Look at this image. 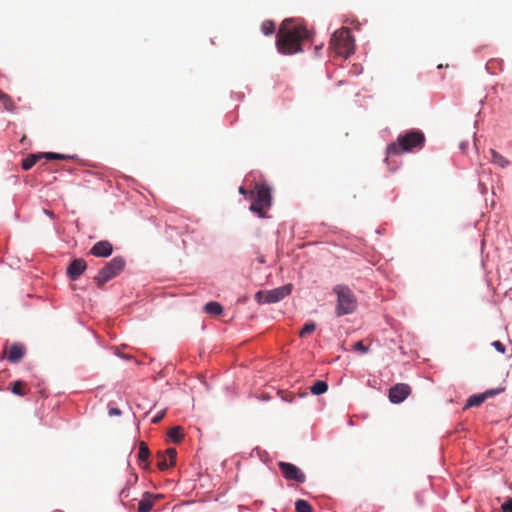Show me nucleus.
Masks as SVG:
<instances>
[{"instance_id":"obj_1","label":"nucleus","mask_w":512,"mask_h":512,"mask_svg":"<svg viewBox=\"0 0 512 512\" xmlns=\"http://www.w3.org/2000/svg\"><path fill=\"white\" fill-rule=\"evenodd\" d=\"M311 37L310 31L291 19L282 22L276 37V47L282 54L292 55L302 52V45Z\"/></svg>"},{"instance_id":"obj_2","label":"nucleus","mask_w":512,"mask_h":512,"mask_svg":"<svg viewBox=\"0 0 512 512\" xmlns=\"http://www.w3.org/2000/svg\"><path fill=\"white\" fill-rule=\"evenodd\" d=\"M425 135L420 130H409L400 134L397 140L387 147L388 155H399L405 152L418 151L424 147Z\"/></svg>"},{"instance_id":"obj_3","label":"nucleus","mask_w":512,"mask_h":512,"mask_svg":"<svg viewBox=\"0 0 512 512\" xmlns=\"http://www.w3.org/2000/svg\"><path fill=\"white\" fill-rule=\"evenodd\" d=\"M333 292L337 295L335 313L338 317L351 314L357 309V299L348 286L336 285Z\"/></svg>"},{"instance_id":"obj_4","label":"nucleus","mask_w":512,"mask_h":512,"mask_svg":"<svg viewBox=\"0 0 512 512\" xmlns=\"http://www.w3.org/2000/svg\"><path fill=\"white\" fill-rule=\"evenodd\" d=\"M250 196L253 198L250 210L264 217L272 204L271 189L266 184H256Z\"/></svg>"},{"instance_id":"obj_5","label":"nucleus","mask_w":512,"mask_h":512,"mask_svg":"<svg viewBox=\"0 0 512 512\" xmlns=\"http://www.w3.org/2000/svg\"><path fill=\"white\" fill-rule=\"evenodd\" d=\"M330 47L336 54L348 58L354 53V40L348 28H341L334 32Z\"/></svg>"},{"instance_id":"obj_6","label":"nucleus","mask_w":512,"mask_h":512,"mask_svg":"<svg viewBox=\"0 0 512 512\" xmlns=\"http://www.w3.org/2000/svg\"><path fill=\"white\" fill-rule=\"evenodd\" d=\"M125 259L122 256L114 257L107 262L105 266L94 277V281L98 287L104 286L105 283L115 278L125 267Z\"/></svg>"},{"instance_id":"obj_7","label":"nucleus","mask_w":512,"mask_h":512,"mask_svg":"<svg viewBox=\"0 0 512 512\" xmlns=\"http://www.w3.org/2000/svg\"><path fill=\"white\" fill-rule=\"evenodd\" d=\"M291 291L292 286L288 284L268 291H259L256 299L260 304L276 303L288 296Z\"/></svg>"},{"instance_id":"obj_8","label":"nucleus","mask_w":512,"mask_h":512,"mask_svg":"<svg viewBox=\"0 0 512 512\" xmlns=\"http://www.w3.org/2000/svg\"><path fill=\"white\" fill-rule=\"evenodd\" d=\"M41 158H46L47 160H68V159H72L73 157L69 156V155L53 153V152L31 154L22 161V168L24 170L31 169Z\"/></svg>"},{"instance_id":"obj_9","label":"nucleus","mask_w":512,"mask_h":512,"mask_svg":"<svg viewBox=\"0 0 512 512\" xmlns=\"http://www.w3.org/2000/svg\"><path fill=\"white\" fill-rule=\"evenodd\" d=\"M278 467L282 473V476L288 481H296L303 483L306 479L305 474L294 464L280 461Z\"/></svg>"},{"instance_id":"obj_10","label":"nucleus","mask_w":512,"mask_h":512,"mask_svg":"<svg viewBox=\"0 0 512 512\" xmlns=\"http://www.w3.org/2000/svg\"><path fill=\"white\" fill-rule=\"evenodd\" d=\"M412 392L411 387L405 383H398L389 389V400L394 404L403 402Z\"/></svg>"},{"instance_id":"obj_11","label":"nucleus","mask_w":512,"mask_h":512,"mask_svg":"<svg viewBox=\"0 0 512 512\" xmlns=\"http://www.w3.org/2000/svg\"><path fill=\"white\" fill-rule=\"evenodd\" d=\"M4 353L10 363H18L26 353V347L22 343H13L5 348Z\"/></svg>"},{"instance_id":"obj_12","label":"nucleus","mask_w":512,"mask_h":512,"mask_svg":"<svg viewBox=\"0 0 512 512\" xmlns=\"http://www.w3.org/2000/svg\"><path fill=\"white\" fill-rule=\"evenodd\" d=\"M177 452L174 448H168L165 452L158 454L157 466L160 470H166L173 466L176 461Z\"/></svg>"},{"instance_id":"obj_13","label":"nucleus","mask_w":512,"mask_h":512,"mask_svg":"<svg viewBox=\"0 0 512 512\" xmlns=\"http://www.w3.org/2000/svg\"><path fill=\"white\" fill-rule=\"evenodd\" d=\"M87 263L84 259L78 258L71 262L67 268V275L71 280H77L86 270Z\"/></svg>"},{"instance_id":"obj_14","label":"nucleus","mask_w":512,"mask_h":512,"mask_svg":"<svg viewBox=\"0 0 512 512\" xmlns=\"http://www.w3.org/2000/svg\"><path fill=\"white\" fill-rule=\"evenodd\" d=\"M113 252V245L107 241L102 240L94 244V246L90 249V254L95 257H109Z\"/></svg>"},{"instance_id":"obj_15","label":"nucleus","mask_w":512,"mask_h":512,"mask_svg":"<svg viewBox=\"0 0 512 512\" xmlns=\"http://www.w3.org/2000/svg\"><path fill=\"white\" fill-rule=\"evenodd\" d=\"M159 498V495H152L149 492H145L143 494V498L140 500L138 504L137 511L138 512H150L154 505V500Z\"/></svg>"},{"instance_id":"obj_16","label":"nucleus","mask_w":512,"mask_h":512,"mask_svg":"<svg viewBox=\"0 0 512 512\" xmlns=\"http://www.w3.org/2000/svg\"><path fill=\"white\" fill-rule=\"evenodd\" d=\"M9 389L13 394L18 396H25L29 391L27 383L22 380L12 382Z\"/></svg>"},{"instance_id":"obj_17","label":"nucleus","mask_w":512,"mask_h":512,"mask_svg":"<svg viewBox=\"0 0 512 512\" xmlns=\"http://www.w3.org/2000/svg\"><path fill=\"white\" fill-rule=\"evenodd\" d=\"M204 311L212 316H218L222 314L223 307L221 306L220 303L211 301L205 304Z\"/></svg>"},{"instance_id":"obj_18","label":"nucleus","mask_w":512,"mask_h":512,"mask_svg":"<svg viewBox=\"0 0 512 512\" xmlns=\"http://www.w3.org/2000/svg\"><path fill=\"white\" fill-rule=\"evenodd\" d=\"M0 102L2 103L5 110L13 112L16 109L15 103L12 98L0 90Z\"/></svg>"},{"instance_id":"obj_19","label":"nucleus","mask_w":512,"mask_h":512,"mask_svg":"<svg viewBox=\"0 0 512 512\" xmlns=\"http://www.w3.org/2000/svg\"><path fill=\"white\" fill-rule=\"evenodd\" d=\"M491 156H492V162L501 168H506L509 166L510 162L508 159H506L504 156H502L499 152H497L494 149L490 150Z\"/></svg>"},{"instance_id":"obj_20","label":"nucleus","mask_w":512,"mask_h":512,"mask_svg":"<svg viewBox=\"0 0 512 512\" xmlns=\"http://www.w3.org/2000/svg\"><path fill=\"white\" fill-rule=\"evenodd\" d=\"M328 390V384L325 381H316L310 388L314 395H321Z\"/></svg>"},{"instance_id":"obj_21","label":"nucleus","mask_w":512,"mask_h":512,"mask_svg":"<svg viewBox=\"0 0 512 512\" xmlns=\"http://www.w3.org/2000/svg\"><path fill=\"white\" fill-rule=\"evenodd\" d=\"M484 394L473 395L468 398L466 407L480 406L485 401Z\"/></svg>"},{"instance_id":"obj_22","label":"nucleus","mask_w":512,"mask_h":512,"mask_svg":"<svg viewBox=\"0 0 512 512\" xmlns=\"http://www.w3.org/2000/svg\"><path fill=\"white\" fill-rule=\"evenodd\" d=\"M150 452L149 448L146 445L145 442H140L139 445V452H138V459L140 462H146L149 458Z\"/></svg>"},{"instance_id":"obj_23","label":"nucleus","mask_w":512,"mask_h":512,"mask_svg":"<svg viewBox=\"0 0 512 512\" xmlns=\"http://www.w3.org/2000/svg\"><path fill=\"white\" fill-rule=\"evenodd\" d=\"M296 512H313L312 506L306 501L299 499L295 503Z\"/></svg>"},{"instance_id":"obj_24","label":"nucleus","mask_w":512,"mask_h":512,"mask_svg":"<svg viewBox=\"0 0 512 512\" xmlns=\"http://www.w3.org/2000/svg\"><path fill=\"white\" fill-rule=\"evenodd\" d=\"M168 435L175 443H178L183 439V433L180 427L171 428Z\"/></svg>"},{"instance_id":"obj_25","label":"nucleus","mask_w":512,"mask_h":512,"mask_svg":"<svg viewBox=\"0 0 512 512\" xmlns=\"http://www.w3.org/2000/svg\"><path fill=\"white\" fill-rule=\"evenodd\" d=\"M316 329V325L314 322H308L306 323L303 328L299 332L300 337H306L307 335L313 333Z\"/></svg>"},{"instance_id":"obj_26","label":"nucleus","mask_w":512,"mask_h":512,"mask_svg":"<svg viewBox=\"0 0 512 512\" xmlns=\"http://www.w3.org/2000/svg\"><path fill=\"white\" fill-rule=\"evenodd\" d=\"M261 30L265 35H270L275 30V24L273 21L266 20L261 25Z\"/></svg>"},{"instance_id":"obj_27","label":"nucleus","mask_w":512,"mask_h":512,"mask_svg":"<svg viewBox=\"0 0 512 512\" xmlns=\"http://www.w3.org/2000/svg\"><path fill=\"white\" fill-rule=\"evenodd\" d=\"M504 390H505L504 387H499V388H495V389L486 390L483 394H484L485 399H488V398H491L493 396H496V395L502 393Z\"/></svg>"},{"instance_id":"obj_28","label":"nucleus","mask_w":512,"mask_h":512,"mask_svg":"<svg viewBox=\"0 0 512 512\" xmlns=\"http://www.w3.org/2000/svg\"><path fill=\"white\" fill-rule=\"evenodd\" d=\"M492 346L500 353L504 354L506 351V348L504 344L498 340L492 342Z\"/></svg>"},{"instance_id":"obj_29","label":"nucleus","mask_w":512,"mask_h":512,"mask_svg":"<svg viewBox=\"0 0 512 512\" xmlns=\"http://www.w3.org/2000/svg\"><path fill=\"white\" fill-rule=\"evenodd\" d=\"M354 349L356 351H359L361 353H366L368 348L363 344L362 341H357L355 344H354Z\"/></svg>"},{"instance_id":"obj_30","label":"nucleus","mask_w":512,"mask_h":512,"mask_svg":"<svg viewBox=\"0 0 512 512\" xmlns=\"http://www.w3.org/2000/svg\"><path fill=\"white\" fill-rule=\"evenodd\" d=\"M501 508L503 512H512V499H508L507 501H505L502 504Z\"/></svg>"},{"instance_id":"obj_31","label":"nucleus","mask_w":512,"mask_h":512,"mask_svg":"<svg viewBox=\"0 0 512 512\" xmlns=\"http://www.w3.org/2000/svg\"><path fill=\"white\" fill-rule=\"evenodd\" d=\"M108 413H109L110 416H119V415H121L122 412H121L120 409L112 407V408L109 409Z\"/></svg>"},{"instance_id":"obj_32","label":"nucleus","mask_w":512,"mask_h":512,"mask_svg":"<svg viewBox=\"0 0 512 512\" xmlns=\"http://www.w3.org/2000/svg\"><path fill=\"white\" fill-rule=\"evenodd\" d=\"M129 496V490L127 488H124L120 492V498L123 501L125 498Z\"/></svg>"},{"instance_id":"obj_33","label":"nucleus","mask_w":512,"mask_h":512,"mask_svg":"<svg viewBox=\"0 0 512 512\" xmlns=\"http://www.w3.org/2000/svg\"><path fill=\"white\" fill-rule=\"evenodd\" d=\"M163 416H164V413H163V412H162V413H159L158 415H156V416L153 418L152 422H153V423H158V422L163 418Z\"/></svg>"},{"instance_id":"obj_34","label":"nucleus","mask_w":512,"mask_h":512,"mask_svg":"<svg viewBox=\"0 0 512 512\" xmlns=\"http://www.w3.org/2000/svg\"><path fill=\"white\" fill-rule=\"evenodd\" d=\"M239 193L242 194V195H247V190L244 188V187H239Z\"/></svg>"},{"instance_id":"obj_35","label":"nucleus","mask_w":512,"mask_h":512,"mask_svg":"<svg viewBox=\"0 0 512 512\" xmlns=\"http://www.w3.org/2000/svg\"><path fill=\"white\" fill-rule=\"evenodd\" d=\"M45 213H46L48 216L53 217V212H51V211H47V210H46V211H45Z\"/></svg>"}]
</instances>
